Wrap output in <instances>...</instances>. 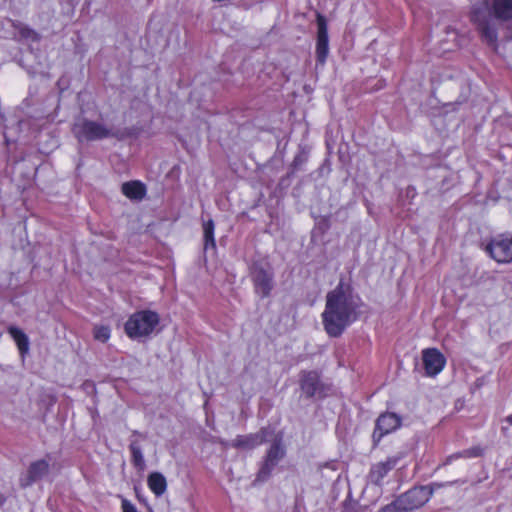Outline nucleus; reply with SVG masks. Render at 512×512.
<instances>
[{
	"label": "nucleus",
	"instance_id": "obj_28",
	"mask_svg": "<svg viewBox=\"0 0 512 512\" xmlns=\"http://www.w3.org/2000/svg\"><path fill=\"white\" fill-rule=\"evenodd\" d=\"M147 480H165L164 477L160 473H152L149 475Z\"/></svg>",
	"mask_w": 512,
	"mask_h": 512
},
{
	"label": "nucleus",
	"instance_id": "obj_24",
	"mask_svg": "<svg viewBox=\"0 0 512 512\" xmlns=\"http://www.w3.org/2000/svg\"><path fill=\"white\" fill-rule=\"evenodd\" d=\"M147 485L156 496H160L166 491V482H147Z\"/></svg>",
	"mask_w": 512,
	"mask_h": 512
},
{
	"label": "nucleus",
	"instance_id": "obj_8",
	"mask_svg": "<svg viewBox=\"0 0 512 512\" xmlns=\"http://www.w3.org/2000/svg\"><path fill=\"white\" fill-rule=\"evenodd\" d=\"M317 44L316 57L320 64H324L329 52L327 22L323 15L317 14Z\"/></svg>",
	"mask_w": 512,
	"mask_h": 512
},
{
	"label": "nucleus",
	"instance_id": "obj_27",
	"mask_svg": "<svg viewBox=\"0 0 512 512\" xmlns=\"http://www.w3.org/2000/svg\"><path fill=\"white\" fill-rule=\"evenodd\" d=\"M334 470H335L334 465L326 464L325 466L322 467L321 477L332 478L333 476L330 475L329 472L334 471Z\"/></svg>",
	"mask_w": 512,
	"mask_h": 512
},
{
	"label": "nucleus",
	"instance_id": "obj_9",
	"mask_svg": "<svg viewBox=\"0 0 512 512\" xmlns=\"http://www.w3.org/2000/svg\"><path fill=\"white\" fill-rule=\"evenodd\" d=\"M255 291L261 297H267L273 288V275L261 267H256L252 273Z\"/></svg>",
	"mask_w": 512,
	"mask_h": 512
},
{
	"label": "nucleus",
	"instance_id": "obj_1",
	"mask_svg": "<svg viewBox=\"0 0 512 512\" xmlns=\"http://www.w3.org/2000/svg\"><path fill=\"white\" fill-rule=\"evenodd\" d=\"M356 304L348 290L339 284L326 296L322 313L325 331L332 337L340 336L355 318Z\"/></svg>",
	"mask_w": 512,
	"mask_h": 512
},
{
	"label": "nucleus",
	"instance_id": "obj_3",
	"mask_svg": "<svg viewBox=\"0 0 512 512\" xmlns=\"http://www.w3.org/2000/svg\"><path fill=\"white\" fill-rule=\"evenodd\" d=\"M73 132L79 141H94L114 136L111 128L87 119L78 120L73 126Z\"/></svg>",
	"mask_w": 512,
	"mask_h": 512
},
{
	"label": "nucleus",
	"instance_id": "obj_2",
	"mask_svg": "<svg viewBox=\"0 0 512 512\" xmlns=\"http://www.w3.org/2000/svg\"><path fill=\"white\" fill-rule=\"evenodd\" d=\"M159 320L156 312L149 310L136 312L126 322L125 332L132 339L146 337L153 332Z\"/></svg>",
	"mask_w": 512,
	"mask_h": 512
},
{
	"label": "nucleus",
	"instance_id": "obj_21",
	"mask_svg": "<svg viewBox=\"0 0 512 512\" xmlns=\"http://www.w3.org/2000/svg\"><path fill=\"white\" fill-rule=\"evenodd\" d=\"M94 338L100 342H106L110 338V328L105 325H96L93 330Z\"/></svg>",
	"mask_w": 512,
	"mask_h": 512
},
{
	"label": "nucleus",
	"instance_id": "obj_14",
	"mask_svg": "<svg viewBox=\"0 0 512 512\" xmlns=\"http://www.w3.org/2000/svg\"><path fill=\"white\" fill-rule=\"evenodd\" d=\"M492 12L499 20H510L512 18V0H493Z\"/></svg>",
	"mask_w": 512,
	"mask_h": 512
},
{
	"label": "nucleus",
	"instance_id": "obj_7",
	"mask_svg": "<svg viewBox=\"0 0 512 512\" xmlns=\"http://www.w3.org/2000/svg\"><path fill=\"white\" fill-rule=\"evenodd\" d=\"M422 361L428 376L439 374L446 363L444 355L436 348H427L422 351Z\"/></svg>",
	"mask_w": 512,
	"mask_h": 512
},
{
	"label": "nucleus",
	"instance_id": "obj_29",
	"mask_svg": "<svg viewBox=\"0 0 512 512\" xmlns=\"http://www.w3.org/2000/svg\"><path fill=\"white\" fill-rule=\"evenodd\" d=\"M506 421L512 425V414L506 418Z\"/></svg>",
	"mask_w": 512,
	"mask_h": 512
},
{
	"label": "nucleus",
	"instance_id": "obj_4",
	"mask_svg": "<svg viewBox=\"0 0 512 512\" xmlns=\"http://www.w3.org/2000/svg\"><path fill=\"white\" fill-rule=\"evenodd\" d=\"M433 493L431 485H415L407 492L399 496V504L403 505V509L411 511L424 505Z\"/></svg>",
	"mask_w": 512,
	"mask_h": 512
},
{
	"label": "nucleus",
	"instance_id": "obj_17",
	"mask_svg": "<svg viewBox=\"0 0 512 512\" xmlns=\"http://www.w3.org/2000/svg\"><path fill=\"white\" fill-rule=\"evenodd\" d=\"M129 448L132 454V462L134 466L139 470H143L145 467V461L139 441L136 439L132 440Z\"/></svg>",
	"mask_w": 512,
	"mask_h": 512
},
{
	"label": "nucleus",
	"instance_id": "obj_11",
	"mask_svg": "<svg viewBox=\"0 0 512 512\" xmlns=\"http://www.w3.org/2000/svg\"><path fill=\"white\" fill-rule=\"evenodd\" d=\"M272 434V432L268 429H262L260 432L256 434H250L246 436H238L235 440H233L234 447H241L246 449H252L258 445H261L265 441L268 440V436Z\"/></svg>",
	"mask_w": 512,
	"mask_h": 512
},
{
	"label": "nucleus",
	"instance_id": "obj_5",
	"mask_svg": "<svg viewBox=\"0 0 512 512\" xmlns=\"http://www.w3.org/2000/svg\"><path fill=\"white\" fill-rule=\"evenodd\" d=\"M486 251L498 263L512 261V236L499 235L486 246Z\"/></svg>",
	"mask_w": 512,
	"mask_h": 512
},
{
	"label": "nucleus",
	"instance_id": "obj_13",
	"mask_svg": "<svg viewBox=\"0 0 512 512\" xmlns=\"http://www.w3.org/2000/svg\"><path fill=\"white\" fill-rule=\"evenodd\" d=\"M122 193L131 200H142L146 194L144 184L139 181H129L122 184Z\"/></svg>",
	"mask_w": 512,
	"mask_h": 512
},
{
	"label": "nucleus",
	"instance_id": "obj_30",
	"mask_svg": "<svg viewBox=\"0 0 512 512\" xmlns=\"http://www.w3.org/2000/svg\"><path fill=\"white\" fill-rule=\"evenodd\" d=\"M341 478V475L339 474L337 477H336V480H339Z\"/></svg>",
	"mask_w": 512,
	"mask_h": 512
},
{
	"label": "nucleus",
	"instance_id": "obj_26",
	"mask_svg": "<svg viewBox=\"0 0 512 512\" xmlns=\"http://www.w3.org/2000/svg\"><path fill=\"white\" fill-rule=\"evenodd\" d=\"M122 512H139L136 506L128 499L120 496Z\"/></svg>",
	"mask_w": 512,
	"mask_h": 512
},
{
	"label": "nucleus",
	"instance_id": "obj_18",
	"mask_svg": "<svg viewBox=\"0 0 512 512\" xmlns=\"http://www.w3.org/2000/svg\"><path fill=\"white\" fill-rule=\"evenodd\" d=\"M49 465L45 460H38L33 462L29 467V478L35 480L47 475Z\"/></svg>",
	"mask_w": 512,
	"mask_h": 512
},
{
	"label": "nucleus",
	"instance_id": "obj_12",
	"mask_svg": "<svg viewBox=\"0 0 512 512\" xmlns=\"http://www.w3.org/2000/svg\"><path fill=\"white\" fill-rule=\"evenodd\" d=\"M472 17L473 20L478 24L484 40L491 45H495L497 41L496 30L491 27L484 18H482L481 13L474 12Z\"/></svg>",
	"mask_w": 512,
	"mask_h": 512
},
{
	"label": "nucleus",
	"instance_id": "obj_20",
	"mask_svg": "<svg viewBox=\"0 0 512 512\" xmlns=\"http://www.w3.org/2000/svg\"><path fill=\"white\" fill-rule=\"evenodd\" d=\"M394 466H395V461L388 460L384 463H380V464L376 465L373 468L372 473L377 478H383L387 475V472L389 470H391Z\"/></svg>",
	"mask_w": 512,
	"mask_h": 512
},
{
	"label": "nucleus",
	"instance_id": "obj_10",
	"mask_svg": "<svg viewBox=\"0 0 512 512\" xmlns=\"http://www.w3.org/2000/svg\"><path fill=\"white\" fill-rule=\"evenodd\" d=\"M284 455L285 450L281 445V440H275L274 443L271 445L270 449L268 450L265 462L262 468L260 469V477H268L271 470L277 465L279 460H281Z\"/></svg>",
	"mask_w": 512,
	"mask_h": 512
},
{
	"label": "nucleus",
	"instance_id": "obj_6",
	"mask_svg": "<svg viewBox=\"0 0 512 512\" xmlns=\"http://www.w3.org/2000/svg\"><path fill=\"white\" fill-rule=\"evenodd\" d=\"M401 425V419L394 413L381 414L377 421L375 430L373 432V440L375 443L379 442L382 437L395 431Z\"/></svg>",
	"mask_w": 512,
	"mask_h": 512
},
{
	"label": "nucleus",
	"instance_id": "obj_19",
	"mask_svg": "<svg viewBox=\"0 0 512 512\" xmlns=\"http://www.w3.org/2000/svg\"><path fill=\"white\" fill-rule=\"evenodd\" d=\"M214 222L213 220H208L204 222L203 224V234H204V241H205V249H207L209 246L212 248H215V239H214Z\"/></svg>",
	"mask_w": 512,
	"mask_h": 512
},
{
	"label": "nucleus",
	"instance_id": "obj_23",
	"mask_svg": "<svg viewBox=\"0 0 512 512\" xmlns=\"http://www.w3.org/2000/svg\"><path fill=\"white\" fill-rule=\"evenodd\" d=\"M377 512H406V510L403 509V505L399 504V497L392 503L387 504L386 506L382 507Z\"/></svg>",
	"mask_w": 512,
	"mask_h": 512
},
{
	"label": "nucleus",
	"instance_id": "obj_15",
	"mask_svg": "<svg viewBox=\"0 0 512 512\" xmlns=\"http://www.w3.org/2000/svg\"><path fill=\"white\" fill-rule=\"evenodd\" d=\"M319 388V377L316 372H307L302 375L301 389L308 396L312 397Z\"/></svg>",
	"mask_w": 512,
	"mask_h": 512
},
{
	"label": "nucleus",
	"instance_id": "obj_25",
	"mask_svg": "<svg viewBox=\"0 0 512 512\" xmlns=\"http://www.w3.org/2000/svg\"><path fill=\"white\" fill-rule=\"evenodd\" d=\"M20 34H21V36H23L27 39H30L32 41H38L40 38L38 33L29 27H22L20 29Z\"/></svg>",
	"mask_w": 512,
	"mask_h": 512
},
{
	"label": "nucleus",
	"instance_id": "obj_16",
	"mask_svg": "<svg viewBox=\"0 0 512 512\" xmlns=\"http://www.w3.org/2000/svg\"><path fill=\"white\" fill-rule=\"evenodd\" d=\"M8 332L16 342L20 352L22 354L27 352L29 348V341L28 337L24 334V332L14 326L9 327Z\"/></svg>",
	"mask_w": 512,
	"mask_h": 512
},
{
	"label": "nucleus",
	"instance_id": "obj_22",
	"mask_svg": "<svg viewBox=\"0 0 512 512\" xmlns=\"http://www.w3.org/2000/svg\"><path fill=\"white\" fill-rule=\"evenodd\" d=\"M482 453V449L479 448V447H474V448H471V449H467L461 453H456V454H453L451 455L447 461H450L454 458H459V457H465V458H472V457H477V456H480Z\"/></svg>",
	"mask_w": 512,
	"mask_h": 512
}]
</instances>
